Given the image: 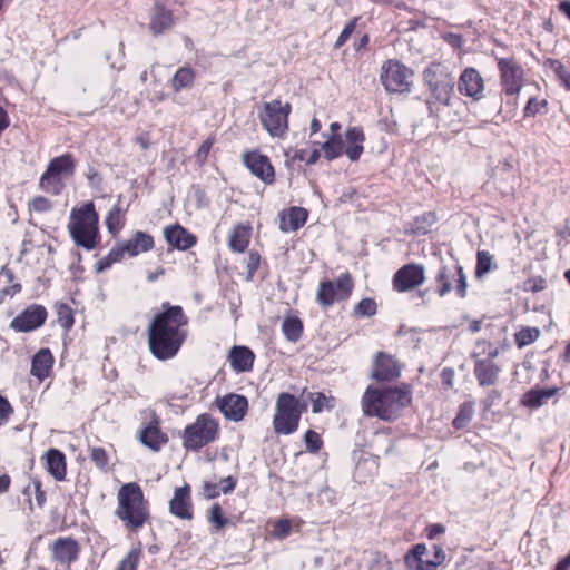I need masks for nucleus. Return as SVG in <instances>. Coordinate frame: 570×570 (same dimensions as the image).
I'll return each mask as SVG.
<instances>
[{
	"label": "nucleus",
	"mask_w": 570,
	"mask_h": 570,
	"mask_svg": "<svg viewBox=\"0 0 570 570\" xmlns=\"http://www.w3.org/2000/svg\"><path fill=\"white\" fill-rule=\"evenodd\" d=\"M163 308L149 323L147 335L150 353L157 360L166 361L176 356L185 342L188 318L181 306L165 303Z\"/></svg>",
	"instance_id": "obj_1"
},
{
	"label": "nucleus",
	"mask_w": 570,
	"mask_h": 570,
	"mask_svg": "<svg viewBox=\"0 0 570 570\" xmlns=\"http://www.w3.org/2000/svg\"><path fill=\"white\" fill-rule=\"evenodd\" d=\"M411 402L412 392L407 385L385 389L368 386L362 397V410L366 416L392 422Z\"/></svg>",
	"instance_id": "obj_2"
},
{
	"label": "nucleus",
	"mask_w": 570,
	"mask_h": 570,
	"mask_svg": "<svg viewBox=\"0 0 570 570\" xmlns=\"http://www.w3.org/2000/svg\"><path fill=\"white\" fill-rule=\"evenodd\" d=\"M115 515L131 531H138L149 520V504L138 483L129 482L120 487Z\"/></svg>",
	"instance_id": "obj_3"
},
{
	"label": "nucleus",
	"mask_w": 570,
	"mask_h": 570,
	"mask_svg": "<svg viewBox=\"0 0 570 570\" xmlns=\"http://www.w3.org/2000/svg\"><path fill=\"white\" fill-rule=\"evenodd\" d=\"M99 216L92 202L85 203L70 213L69 234L77 246L86 250L96 248L99 240Z\"/></svg>",
	"instance_id": "obj_4"
},
{
	"label": "nucleus",
	"mask_w": 570,
	"mask_h": 570,
	"mask_svg": "<svg viewBox=\"0 0 570 570\" xmlns=\"http://www.w3.org/2000/svg\"><path fill=\"white\" fill-rule=\"evenodd\" d=\"M307 411V402L294 394L282 392L275 401L273 430L277 435H289L297 431L302 415Z\"/></svg>",
	"instance_id": "obj_5"
},
{
	"label": "nucleus",
	"mask_w": 570,
	"mask_h": 570,
	"mask_svg": "<svg viewBox=\"0 0 570 570\" xmlns=\"http://www.w3.org/2000/svg\"><path fill=\"white\" fill-rule=\"evenodd\" d=\"M292 112L289 102L279 99L265 101L258 107V119L262 127L272 138H284L288 131V117Z\"/></svg>",
	"instance_id": "obj_6"
},
{
	"label": "nucleus",
	"mask_w": 570,
	"mask_h": 570,
	"mask_svg": "<svg viewBox=\"0 0 570 570\" xmlns=\"http://www.w3.org/2000/svg\"><path fill=\"white\" fill-rule=\"evenodd\" d=\"M218 425L208 414L199 415L196 421L187 425L184 431V446L187 450L198 451L215 441Z\"/></svg>",
	"instance_id": "obj_7"
},
{
	"label": "nucleus",
	"mask_w": 570,
	"mask_h": 570,
	"mask_svg": "<svg viewBox=\"0 0 570 570\" xmlns=\"http://www.w3.org/2000/svg\"><path fill=\"white\" fill-rule=\"evenodd\" d=\"M423 79L433 97L441 104L448 105L454 88V77L440 62L431 63L423 71Z\"/></svg>",
	"instance_id": "obj_8"
},
{
	"label": "nucleus",
	"mask_w": 570,
	"mask_h": 570,
	"mask_svg": "<svg viewBox=\"0 0 570 570\" xmlns=\"http://www.w3.org/2000/svg\"><path fill=\"white\" fill-rule=\"evenodd\" d=\"M413 72L397 60L390 59L382 65L380 80L389 92L410 91Z\"/></svg>",
	"instance_id": "obj_9"
},
{
	"label": "nucleus",
	"mask_w": 570,
	"mask_h": 570,
	"mask_svg": "<svg viewBox=\"0 0 570 570\" xmlns=\"http://www.w3.org/2000/svg\"><path fill=\"white\" fill-rule=\"evenodd\" d=\"M353 289V281L348 273L342 274L336 281L320 283L316 302L323 307H330L335 302L346 299Z\"/></svg>",
	"instance_id": "obj_10"
},
{
	"label": "nucleus",
	"mask_w": 570,
	"mask_h": 570,
	"mask_svg": "<svg viewBox=\"0 0 570 570\" xmlns=\"http://www.w3.org/2000/svg\"><path fill=\"white\" fill-rule=\"evenodd\" d=\"M523 85V70L520 66L512 63L508 60L501 59V86L504 92L511 97L513 108L517 107V95L520 92Z\"/></svg>",
	"instance_id": "obj_11"
},
{
	"label": "nucleus",
	"mask_w": 570,
	"mask_h": 570,
	"mask_svg": "<svg viewBox=\"0 0 570 570\" xmlns=\"http://www.w3.org/2000/svg\"><path fill=\"white\" fill-rule=\"evenodd\" d=\"M244 166L252 175L269 185L275 180V170L267 156L258 150L246 151L242 156Z\"/></svg>",
	"instance_id": "obj_12"
},
{
	"label": "nucleus",
	"mask_w": 570,
	"mask_h": 570,
	"mask_svg": "<svg viewBox=\"0 0 570 570\" xmlns=\"http://www.w3.org/2000/svg\"><path fill=\"white\" fill-rule=\"evenodd\" d=\"M216 405L227 420L234 422L242 421L248 411L247 399L235 393L217 397Z\"/></svg>",
	"instance_id": "obj_13"
},
{
	"label": "nucleus",
	"mask_w": 570,
	"mask_h": 570,
	"mask_svg": "<svg viewBox=\"0 0 570 570\" xmlns=\"http://www.w3.org/2000/svg\"><path fill=\"white\" fill-rule=\"evenodd\" d=\"M425 281L424 268L417 264H407L401 267L393 277L394 288L399 292L411 291Z\"/></svg>",
	"instance_id": "obj_14"
},
{
	"label": "nucleus",
	"mask_w": 570,
	"mask_h": 570,
	"mask_svg": "<svg viewBox=\"0 0 570 570\" xmlns=\"http://www.w3.org/2000/svg\"><path fill=\"white\" fill-rule=\"evenodd\" d=\"M47 318L43 306L33 304L11 321V328L17 332H30L40 327Z\"/></svg>",
	"instance_id": "obj_15"
},
{
	"label": "nucleus",
	"mask_w": 570,
	"mask_h": 570,
	"mask_svg": "<svg viewBox=\"0 0 570 570\" xmlns=\"http://www.w3.org/2000/svg\"><path fill=\"white\" fill-rule=\"evenodd\" d=\"M169 511L179 519H193V503L189 485L185 484L184 487L175 489L174 497L169 501Z\"/></svg>",
	"instance_id": "obj_16"
},
{
	"label": "nucleus",
	"mask_w": 570,
	"mask_h": 570,
	"mask_svg": "<svg viewBox=\"0 0 570 570\" xmlns=\"http://www.w3.org/2000/svg\"><path fill=\"white\" fill-rule=\"evenodd\" d=\"M164 237L170 246L178 250H187L197 243L196 236L179 224L166 226Z\"/></svg>",
	"instance_id": "obj_17"
},
{
	"label": "nucleus",
	"mask_w": 570,
	"mask_h": 570,
	"mask_svg": "<svg viewBox=\"0 0 570 570\" xmlns=\"http://www.w3.org/2000/svg\"><path fill=\"white\" fill-rule=\"evenodd\" d=\"M52 559L69 567L79 554L78 542L72 538H59L51 546Z\"/></svg>",
	"instance_id": "obj_18"
},
{
	"label": "nucleus",
	"mask_w": 570,
	"mask_h": 570,
	"mask_svg": "<svg viewBox=\"0 0 570 570\" xmlns=\"http://www.w3.org/2000/svg\"><path fill=\"white\" fill-rule=\"evenodd\" d=\"M400 375L397 362L390 355L379 352L374 362L372 377L376 381H391Z\"/></svg>",
	"instance_id": "obj_19"
},
{
	"label": "nucleus",
	"mask_w": 570,
	"mask_h": 570,
	"mask_svg": "<svg viewBox=\"0 0 570 570\" xmlns=\"http://www.w3.org/2000/svg\"><path fill=\"white\" fill-rule=\"evenodd\" d=\"M458 88L461 94L479 99L483 91V80L475 69L468 68L462 72Z\"/></svg>",
	"instance_id": "obj_20"
},
{
	"label": "nucleus",
	"mask_w": 570,
	"mask_h": 570,
	"mask_svg": "<svg viewBox=\"0 0 570 570\" xmlns=\"http://www.w3.org/2000/svg\"><path fill=\"white\" fill-rule=\"evenodd\" d=\"M365 136L361 127H350L345 132L344 154L351 161L360 159L364 147Z\"/></svg>",
	"instance_id": "obj_21"
},
{
	"label": "nucleus",
	"mask_w": 570,
	"mask_h": 570,
	"mask_svg": "<svg viewBox=\"0 0 570 570\" xmlns=\"http://www.w3.org/2000/svg\"><path fill=\"white\" fill-rule=\"evenodd\" d=\"M254 358V353L246 346H233L230 348V366L237 373L250 371L253 368Z\"/></svg>",
	"instance_id": "obj_22"
},
{
	"label": "nucleus",
	"mask_w": 570,
	"mask_h": 570,
	"mask_svg": "<svg viewBox=\"0 0 570 570\" xmlns=\"http://www.w3.org/2000/svg\"><path fill=\"white\" fill-rule=\"evenodd\" d=\"M174 24L173 13L160 4H156L150 12L149 28L155 36L161 35Z\"/></svg>",
	"instance_id": "obj_23"
},
{
	"label": "nucleus",
	"mask_w": 570,
	"mask_h": 570,
	"mask_svg": "<svg viewBox=\"0 0 570 570\" xmlns=\"http://www.w3.org/2000/svg\"><path fill=\"white\" fill-rule=\"evenodd\" d=\"M308 213L302 207H291L287 213L281 215L279 229L282 232H295L307 220Z\"/></svg>",
	"instance_id": "obj_24"
},
{
	"label": "nucleus",
	"mask_w": 570,
	"mask_h": 570,
	"mask_svg": "<svg viewBox=\"0 0 570 570\" xmlns=\"http://www.w3.org/2000/svg\"><path fill=\"white\" fill-rule=\"evenodd\" d=\"M127 256L135 257L141 253H146L154 247V238L145 232H136L134 236L127 242L122 243Z\"/></svg>",
	"instance_id": "obj_25"
},
{
	"label": "nucleus",
	"mask_w": 570,
	"mask_h": 570,
	"mask_svg": "<svg viewBox=\"0 0 570 570\" xmlns=\"http://www.w3.org/2000/svg\"><path fill=\"white\" fill-rule=\"evenodd\" d=\"M497 350L489 353V357L480 360L475 364V375L481 385H490L495 382L498 368L492 357L497 355Z\"/></svg>",
	"instance_id": "obj_26"
},
{
	"label": "nucleus",
	"mask_w": 570,
	"mask_h": 570,
	"mask_svg": "<svg viewBox=\"0 0 570 570\" xmlns=\"http://www.w3.org/2000/svg\"><path fill=\"white\" fill-rule=\"evenodd\" d=\"M47 170L58 177H71L76 170V163L71 154H63L61 156L52 158Z\"/></svg>",
	"instance_id": "obj_27"
},
{
	"label": "nucleus",
	"mask_w": 570,
	"mask_h": 570,
	"mask_svg": "<svg viewBox=\"0 0 570 570\" xmlns=\"http://www.w3.org/2000/svg\"><path fill=\"white\" fill-rule=\"evenodd\" d=\"M53 364V356L49 348H41L32 357L31 374L40 380L48 376Z\"/></svg>",
	"instance_id": "obj_28"
},
{
	"label": "nucleus",
	"mask_w": 570,
	"mask_h": 570,
	"mask_svg": "<svg viewBox=\"0 0 570 570\" xmlns=\"http://www.w3.org/2000/svg\"><path fill=\"white\" fill-rule=\"evenodd\" d=\"M428 548L423 543L415 544L404 557L406 567L411 570H431L428 566Z\"/></svg>",
	"instance_id": "obj_29"
},
{
	"label": "nucleus",
	"mask_w": 570,
	"mask_h": 570,
	"mask_svg": "<svg viewBox=\"0 0 570 570\" xmlns=\"http://www.w3.org/2000/svg\"><path fill=\"white\" fill-rule=\"evenodd\" d=\"M140 442L153 451H158L167 443L168 438L157 425L149 424L140 432Z\"/></svg>",
	"instance_id": "obj_30"
},
{
	"label": "nucleus",
	"mask_w": 570,
	"mask_h": 570,
	"mask_svg": "<svg viewBox=\"0 0 570 570\" xmlns=\"http://www.w3.org/2000/svg\"><path fill=\"white\" fill-rule=\"evenodd\" d=\"M47 465L49 473L57 480L62 481L66 478V459L62 452L50 449L47 454Z\"/></svg>",
	"instance_id": "obj_31"
},
{
	"label": "nucleus",
	"mask_w": 570,
	"mask_h": 570,
	"mask_svg": "<svg viewBox=\"0 0 570 570\" xmlns=\"http://www.w3.org/2000/svg\"><path fill=\"white\" fill-rule=\"evenodd\" d=\"M195 78V70L189 66H183L170 79L171 88L175 92H179L184 89H190L194 86Z\"/></svg>",
	"instance_id": "obj_32"
},
{
	"label": "nucleus",
	"mask_w": 570,
	"mask_h": 570,
	"mask_svg": "<svg viewBox=\"0 0 570 570\" xmlns=\"http://www.w3.org/2000/svg\"><path fill=\"white\" fill-rule=\"evenodd\" d=\"M250 227L244 225L235 226L229 233L228 244L232 250L243 253L249 243Z\"/></svg>",
	"instance_id": "obj_33"
},
{
	"label": "nucleus",
	"mask_w": 570,
	"mask_h": 570,
	"mask_svg": "<svg viewBox=\"0 0 570 570\" xmlns=\"http://www.w3.org/2000/svg\"><path fill=\"white\" fill-rule=\"evenodd\" d=\"M557 393V389L530 390L522 396V404L530 409H537L543 405L550 397Z\"/></svg>",
	"instance_id": "obj_34"
},
{
	"label": "nucleus",
	"mask_w": 570,
	"mask_h": 570,
	"mask_svg": "<svg viewBox=\"0 0 570 570\" xmlns=\"http://www.w3.org/2000/svg\"><path fill=\"white\" fill-rule=\"evenodd\" d=\"M126 209L121 208L120 204H115L107 214L106 226L108 232L116 236L124 225Z\"/></svg>",
	"instance_id": "obj_35"
},
{
	"label": "nucleus",
	"mask_w": 570,
	"mask_h": 570,
	"mask_svg": "<svg viewBox=\"0 0 570 570\" xmlns=\"http://www.w3.org/2000/svg\"><path fill=\"white\" fill-rule=\"evenodd\" d=\"M282 331L289 342L296 343L302 336L303 323L296 316L286 317L283 321Z\"/></svg>",
	"instance_id": "obj_36"
},
{
	"label": "nucleus",
	"mask_w": 570,
	"mask_h": 570,
	"mask_svg": "<svg viewBox=\"0 0 570 570\" xmlns=\"http://www.w3.org/2000/svg\"><path fill=\"white\" fill-rule=\"evenodd\" d=\"M455 268H459V265H453L451 267L448 266H441L436 281L440 284L439 294L441 296H444L446 293H449L452 289V279L456 277Z\"/></svg>",
	"instance_id": "obj_37"
},
{
	"label": "nucleus",
	"mask_w": 570,
	"mask_h": 570,
	"mask_svg": "<svg viewBox=\"0 0 570 570\" xmlns=\"http://www.w3.org/2000/svg\"><path fill=\"white\" fill-rule=\"evenodd\" d=\"M39 186L42 190L52 195H59L65 188L61 177L50 174L47 169L40 177Z\"/></svg>",
	"instance_id": "obj_38"
},
{
	"label": "nucleus",
	"mask_w": 570,
	"mask_h": 570,
	"mask_svg": "<svg viewBox=\"0 0 570 570\" xmlns=\"http://www.w3.org/2000/svg\"><path fill=\"white\" fill-rule=\"evenodd\" d=\"M436 223V215L433 212H425L415 217L412 223V233L416 235H425L430 232L431 227Z\"/></svg>",
	"instance_id": "obj_39"
},
{
	"label": "nucleus",
	"mask_w": 570,
	"mask_h": 570,
	"mask_svg": "<svg viewBox=\"0 0 570 570\" xmlns=\"http://www.w3.org/2000/svg\"><path fill=\"white\" fill-rule=\"evenodd\" d=\"M306 399L312 403V412L321 413L324 410H331L334 406V399L326 396L323 392H308Z\"/></svg>",
	"instance_id": "obj_40"
},
{
	"label": "nucleus",
	"mask_w": 570,
	"mask_h": 570,
	"mask_svg": "<svg viewBox=\"0 0 570 570\" xmlns=\"http://www.w3.org/2000/svg\"><path fill=\"white\" fill-rule=\"evenodd\" d=\"M540 335V332L535 327H527L517 332L514 335L518 347H524L533 343Z\"/></svg>",
	"instance_id": "obj_41"
},
{
	"label": "nucleus",
	"mask_w": 570,
	"mask_h": 570,
	"mask_svg": "<svg viewBox=\"0 0 570 570\" xmlns=\"http://www.w3.org/2000/svg\"><path fill=\"white\" fill-rule=\"evenodd\" d=\"M492 266V256L485 252V250H479L478 252V261H476V268H475V276L478 278H482Z\"/></svg>",
	"instance_id": "obj_42"
},
{
	"label": "nucleus",
	"mask_w": 570,
	"mask_h": 570,
	"mask_svg": "<svg viewBox=\"0 0 570 570\" xmlns=\"http://www.w3.org/2000/svg\"><path fill=\"white\" fill-rule=\"evenodd\" d=\"M543 67L551 70L560 82L570 75V71L558 59L547 58L543 61Z\"/></svg>",
	"instance_id": "obj_43"
},
{
	"label": "nucleus",
	"mask_w": 570,
	"mask_h": 570,
	"mask_svg": "<svg viewBox=\"0 0 570 570\" xmlns=\"http://www.w3.org/2000/svg\"><path fill=\"white\" fill-rule=\"evenodd\" d=\"M547 106L548 101L546 99L538 100L535 97H530L523 109V117H534L541 112L542 109H546Z\"/></svg>",
	"instance_id": "obj_44"
},
{
	"label": "nucleus",
	"mask_w": 570,
	"mask_h": 570,
	"mask_svg": "<svg viewBox=\"0 0 570 570\" xmlns=\"http://www.w3.org/2000/svg\"><path fill=\"white\" fill-rule=\"evenodd\" d=\"M89 453H90L89 454L90 460L95 463V465L98 469L104 470L107 468L108 462H109V456H108L107 452L105 451V449L99 448V446H90Z\"/></svg>",
	"instance_id": "obj_45"
},
{
	"label": "nucleus",
	"mask_w": 570,
	"mask_h": 570,
	"mask_svg": "<svg viewBox=\"0 0 570 570\" xmlns=\"http://www.w3.org/2000/svg\"><path fill=\"white\" fill-rule=\"evenodd\" d=\"M306 450L311 453L318 452L323 446L321 435L314 430H307L304 434Z\"/></svg>",
	"instance_id": "obj_46"
},
{
	"label": "nucleus",
	"mask_w": 570,
	"mask_h": 570,
	"mask_svg": "<svg viewBox=\"0 0 570 570\" xmlns=\"http://www.w3.org/2000/svg\"><path fill=\"white\" fill-rule=\"evenodd\" d=\"M57 314L59 325L66 331L70 330L75 322L72 309L68 305L61 304L58 306Z\"/></svg>",
	"instance_id": "obj_47"
},
{
	"label": "nucleus",
	"mask_w": 570,
	"mask_h": 570,
	"mask_svg": "<svg viewBox=\"0 0 570 570\" xmlns=\"http://www.w3.org/2000/svg\"><path fill=\"white\" fill-rule=\"evenodd\" d=\"M472 406L469 404H462L460 411L453 420V426L458 430L463 429L472 419Z\"/></svg>",
	"instance_id": "obj_48"
},
{
	"label": "nucleus",
	"mask_w": 570,
	"mask_h": 570,
	"mask_svg": "<svg viewBox=\"0 0 570 570\" xmlns=\"http://www.w3.org/2000/svg\"><path fill=\"white\" fill-rule=\"evenodd\" d=\"M139 557L140 550H130L128 554L119 562L116 570H137Z\"/></svg>",
	"instance_id": "obj_49"
},
{
	"label": "nucleus",
	"mask_w": 570,
	"mask_h": 570,
	"mask_svg": "<svg viewBox=\"0 0 570 570\" xmlns=\"http://www.w3.org/2000/svg\"><path fill=\"white\" fill-rule=\"evenodd\" d=\"M368 570H392V563L385 554L373 552L368 563Z\"/></svg>",
	"instance_id": "obj_50"
},
{
	"label": "nucleus",
	"mask_w": 570,
	"mask_h": 570,
	"mask_svg": "<svg viewBox=\"0 0 570 570\" xmlns=\"http://www.w3.org/2000/svg\"><path fill=\"white\" fill-rule=\"evenodd\" d=\"M208 520L210 523L215 525L217 530L223 529L228 523V519H226L222 513V508L219 504L215 503L209 510Z\"/></svg>",
	"instance_id": "obj_51"
},
{
	"label": "nucleus",
	"mask_w": 570,
	"mask_h": 570,
	"mask_svg": "<svg viewBox=\"0 0 570 570\" xmlns=\"http://www.w3.org/2000/svg\"><path fill=\"white\" fill-rule=\"evenodd\" d=\"M358 316H372L376 313V303L371 298H363L354 309Z\"/></svg>",
	"instance_id": "obj_52"
},
{
	"label": "nucleus",
	"mask_w": 570,
	"mask_h": 570,
	"mask_svg": "<svg viewBox=\"0 0 570 570\" xmlns=\"http://www.w3.org/2000/svg\"><path fill=\"white\" fill-rule=\"evenodd\" d=\"M215 142L214 137H208L206 140L203 141V144L199 146L195 158L198 164H204L208 157V154Z\"/></svg>",
	"instance_id": "obj_53"
},
{
	"label": "nucleus",
	"mask_w": 570,
	"mask_h": 570,
	"mask_svg": "<svg viewBox=\"0 0 570 570\" xmlns=\"http://www.w3.org/2000/svg\"><path fill=\"white\" fill-rule=\"evenodd\" d=\"M322 150L324 151V156L327 160H333L335 158H338L342 154H344L345 148L342 146L330 144V142H323L322 144Z\"/></svg>",
	"instance_id": "obj_54"
},
{
	"label": "nucleus",
	"mask_w": 570,
	"mask_h": 570,
	"mask_svg": "<svg viewBox=\"0 0 570 570\" xmlns=\"http://www.w3.org/2000/svg\"><path fill=\"white\" fill-rule=\"evenodd\" d=\"M432 548H433L434 554H433L432 559L428 558V561H429L428 566L430 567L431 570H435L436 567L442 564L443 561L445 560V552L438 544H433Z\"/></svg>",
	"instance_id": "obj_55"
},
{
	"label": "nucleus",
	"mask_w": 570,
	"mask_h": 570,
	"mask_svg": "<svg viewBox=\"0 0 570 570\" xmlns=\"http://www.w3.org/2000/svg\"><path fill=\"white\" fill-rule=\"evenodd\" d=\"M12 413L13 407L10 402L0 395V425L6 424Z\"/></svg>",
	"instance_id": "obj_56"
},
{
	"label": "nucleus",
	"mask_w": 570,
	"mask_h": 570,
	"mask_svg": "<svg viewBox=\"0 0 570 570\" xmlns=\"http://www.w3.org/2000/svg\"><path fill=\"white\" fill-rule=\"evenodd\" d=\"M355 26H356V21L355 20H352L350 21L345 27L344 29L342 30L341 35L338 36L336 42H335V48H340L342 47L346 41L347 39L351 37V35L353 33L354 29H355Z\"/></svg>",
	"instance_id": "obj_57"
},
{
	"label": "nucleus",
	"mask_w": 570,
	"mask_h": 570,
	"mask_svg": "<svg viewBox=\"0 0 570 570\" xmlns=\"http://www.w3.org/2000/svg\"><path fill=\"white\" fill-rule=\"evenodd\" d=\"M455 272H456V286H455V289H456V293L460 297H464L465 294H466V287H468V284H466V277L463 273V268L461 266H459V268H455Z\"/></svg>",
	"instance_id": "obj_58"
},
{
	"label": "nucleus",
	"mask_w": 570,
	"mask_h": 570,
	"mask_svg": "<svg viewBox=\"0 0 570 570\" xmlns=\"http://www.w3.org/2000/svg\"><path fill=\"white\" fill-rule=\"evenodd\" d=\"M30 205L33 210L39 213L48 212L51 208L50 200L43 196L35 197Z\"/></svg>",
	"instance_id": "obj_59"
},
{
	"label": "nucleus",
	"mask_w": 570,
	"mask_h": 570,
	"mask_svg": "<svg viewBox=\"0 0 570 570\" xmlns=\"http://www.w3.org/2000/svg\"><path fill=\"white\" fill-rule=\"evenodd\" d=\"M127 255L122 243L115 245L108 253L109 259L114 263L121 261Z\"/></svg>",
	"instance_id": "obj_60"
},
{
	"label": "nucleus",
	"mask_w": 570,
	"mask_h": 570,
	"mask_svg": "<svg viewBox=\"0 0 570 570\" xmlns=\"http://www.w3.org/2000/svg\"><path fill=\"white\" fill-rule=\"evenodd\" d=\"M291 531V524L287 520H278L274 525V533L276 537L284 538Z\"/></svg>",
	"instance_id": "obj_61"
},
{
	"label": "nucleus",
	"mask_w": 570,
	"mask_h": 570,
	"mask_svg": "<svg viewBox=\"0 0 570 570\" xmlns=\"http://www.w3.org/2000/svg\"><path fill=\"white\" fill-rule=\"evenodd\" d=\"M204 494L208 499H214L219 495L218 484L212 482L204 483Z\"/></svg>",
	"instance_id": "obj_62"
},
{
	"label": "nucleus",
	"mask_w": 570,
	"mask_h": 570,
	"mask_svg": "<svg viewBox=\"0 0 570 570\" xmlns=\"http://www.w3.org/2000/svg\"><path fill=\"white\" fill-rule=\"evenodd\" d=\"M297 157L301 160H305L307 165H314L321 157L320 150L314 149L308 154L307 157H305V151L301 150Z\"/></svg>",
	"instance_id": "obj_63"
},
{
	"label": "nucleus",
	"mask_w": 570,
	"mask_h": 570,
	"mask_svg": "<svg viewBox=\"0 0 570 570\" xmlns=\"http://www.w3.org/2000/svg\"><path fill=\"white\" fill-rule=\"evenodd\" d=\"M261 257L257 253H250L247 262L249 275H253L259 266Z\"/></svg>",
	"instance_id": "obj_64"
}]
</instances>
